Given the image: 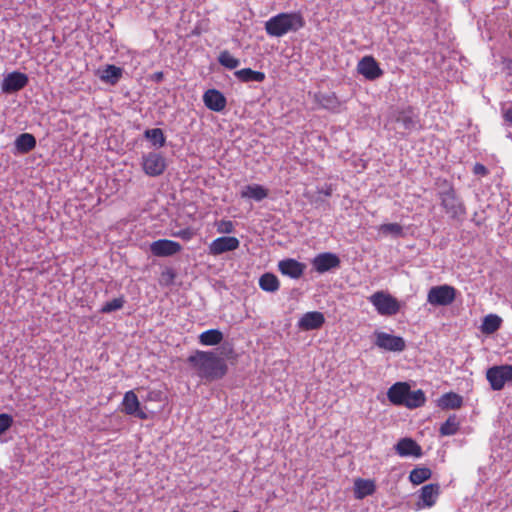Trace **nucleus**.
I'll list each match as a JSON object with an SVG mask.
<instances>
[{"label": "nucleus", "instance_id": "obj_33", "mask_svg": "<svg viewBox=\"0 0 512 512\" xmlns=\"http://www.w3.org/2000/svg\"><path fill=\"white\" fill-rule=\"evenodd\" d=\"M396 121L402 123L405 129H411L415 126V115L412 108H407L398 113Z\"/></svg>", "mask_w": 512, "mask_h": 512}, {"label": "nucleus", "instance_id": "obj_45", "mask_svg": "<svg viewBox=\"0 0 512 512\" xmlns=\"http://www.w3.org/2000/svg\"><path fill=\"white\" fill-rule=\"evenodd\" d=\"M163 77H164V74L163 72H156L154 73L153 75V79L156 81V82H160L163 80Z\"/></svg>", "mask_w": 512, "mask_h": 512}, {"label": "nucleus", "instance_id": "obj_17", "mask_svg": "<svg viewBox=\"0 0 512 512\" xmlns=\"http://www.w3.org/2000/svg\"><path fill=\"white\" fill-rule=\"evenodd\" d=\"M203 102L205 106L215 112H221L227 105L226 97L217 89H208L203 94Z\"/></svg>", "mask_w": 512, "mask_h": 512}, {"label": "nucleus", "instance_id": "obj_26", "mask_svg": "<svg viewBox=\"0 0 512 512\" xmlns=\"http://www.w3.org/2000/svg\"><path fill=\"white\" fill-rule=\"evenodd\" d=\"M36 146V139L30 133L20 134L15 140V147L18 152L26 154Z\"/></svg>", "mask_w": 512, "mask_h": 512}, {"label": "nucleus", "instance_id": "obj_11", "mask_svg": "<svg viewBox=\"0 0 512 512\" xmlns=\"http://www.w3.org/2000/svg\"><path fill=\"white\" fill-rule=\"evenodd\" d=\"M240 241L234 236H222L213 240L209 245V254L218 256L225 252L234 251L239 248Z\"/></svg>", "mask_w": 512, "mask_h": 512}, {"label": "nucleus", "instance_id": "obj_3", "mask_svg": "<svg viewBox=\"0 0 512 512\" xmlns=\"http://www.w3.org/2000/svg\"><path fill=\"white\" fill-rule=\"evenodd\" d=\"M305 26L300 12L279 13L265 22V31L271 37H282L289 32H296Z\"/></svg>", "mask_w": 512, "mask_h": 512}, {"label": "nucleus", "instance_id": "obj_8", "mask_svg": "<svg viewBox=\"0 0 512 512\" xmlns=\"http://www.w3.org/2000/svg\"><path fill=\"white\" fill-rule=\"evenodd\" d=\"M375 336V344L381 349L392 352H401L406 348L405 341L400 336L391 335L386 332H376Z\"/></svg>", "mask_w": 512, "mask_h": 512}, {"label": "nucleus", "instance_id": "obj_19", "mask_svg": "<svg viewBox=\"0 0 512 512\" xmlns=\"http://www.w3.org/2000/svg\"><path fill=\"white\" fill-rule=\"evenodd\" d=\"M305 268V264L298 262L297 260L292 258L281 260L278 263L279 271L283 275L289 276L290 278L293 279L300 278L303 275Z\"/></svg>", "mask_w": 512, "mask_h": 512}, {"label": "nucleus", "instance_id": "obj_31", "mask_svg": "<svg viewBox=\"0 0 512 512\" xmlns=\"http://www.w3.org/2000/svg\"><path fill=\"white\" fill-rule=\"evenodd\" d=\"M432 476L431 469L427 467H416L409 474V480L414 485H420Z\"/></svg>", "mask_w": 512, "mask_h": 512}, {"label": "nucleus", "instance_id": "obj_23", "mask_svg": "<svg viewBox=\"0 0 512 512\" xmlns=\"http://www.w3.org/2000/svg\"><path fill=\"white\" fill-rule=\"evenodd\" d=\"M241 198L262 201L268 196V189L259 184L246 185L240 192Z\"/></svg>", "mask_w": 512, "mask_h": 512}, {"label": "nucleus", "instance_id": "obj_6", "mask_svg": "<svg viewBox=\"0 0 512 512\" xmlns=\"http://www.w3.org/2000/svg\"><path fill=\"white\" fill-rule=\"evenodd\" d=\"M455 298L456 289L446 284L432 287L427 295V301L434 306H448Z\"/></svg>", "mask_w": 512, "mask_h": 512}, {"label": "nucleus", "instance_id": "obj_4", "mask_svg": "<svg viewBox=\"0 0 512 512\" xmlns=\"http://www.w3.org/2000/svg\"><path fill=\"white\" fill-rule=\"evenodd\" d=\"M368 299L380 315L392 316L397 314L400 310L398 300L386 292L377 291Z\"/></svg>", "mask_w": 512, "mask_h": 512}, {"label": "nucleus", "instance_id": "obj_18", "mask_svg": "<svg viewBox=\"0 0 512 512\" xmlns=\"http://www.w3.org/2000/svg\"><path fill=\"white\" fill-rule=\"evenodd\" d=\"M395 451L401 457L414 456L418 458L422 456L421 446L412 438L400 439L395 445Z\"/></svg>", "mask_w": 512, "mask_h": 512}, {"label": "nucleus", "instance_id": "obj_43", "mask_svg": "<svg viewBox=\"0 0 512 512\" xmlns=\"http://www.w3.org/2000/svg\"><path fill=\"white\" fill-rule=\"evenodd\" d=\"M504 119L512 126V108H508L504 111Z\"/></svg>", "mask_w": 512, "mask_h": 512}, {"label": "nucleus", "instance_id": "obj_5", "mask_svg": "<svg viewBox=\"0 0 512 512\" xmlns=\"http://www.w3.org/2000/svg\"><path fill=\"white\" fill-rule=\"evenodd\" d=\"M486 379L494 391H500L507 382L512 383V365H496L486 371Z\"/></svg>", "mask_w": 512, "mask_h": 512}, {"label": "nucleus", "instance_id": "obj_35", "mask_svg": "<svg viewBox=\"0 0 512 512\" xmlns=\"http://www.w3.org/2000/svg\"><path fill=\"white\" fill-rule=\"evenodd\" d=\"M145 137L149 139L154 145L162 147L165 145V136L160 128L148 129L145 131Z\"/></svg>", "mask_w": 512, "mask_h": 512}, {"label": "nucleus", "instance_id": "obj_32", "mask_svg": "<svg viewBox=\"0 0 512 512\" xmlns=\"http://www.w3.org/2000/svg\"><path fill=\"white\" fill-rule=\"evenodd\" d=\"M460 427V422L456 415H450L447 420L441 425L439 432L442 436L455 435Z\"/></svg>", "mask_w": 512, "mask_h": 512}, {"label": "nucleus", "instance_id": "obj_40", "mask_svg": "<svg viewBox=\"0 0 512 512\" xmlns=\"http://www.w3.org/2000/svg\"><path fill=\"white\" fill-rule=\"evenodd\" d=\"M13 423V418L8 414H0V435L8 430Z\"/></svg>", "mask_w": 512, "mask_h": 512}, {"label": "nucleus", "instance_id": "obj_16", "mask_svg": "<svg viewBox=\"0 0 512 512\" xmlns=\"http://www.w3.org/2000/svg\"><path fill=\"white\" fill-rule=\"evenodd\" d=\"M28 76L21 72L9 73L2 82V90L7 93L17 92L28 84Z\"/></svg>", "mask_w": 512, "mask_h": 512}, {"label": "nucleus", "instance_id": "obj_30", "mask_svg": "<svg viewBox=\"0 0 512 512\" xmlns=\"http://www.w3.org/2000/svg\"><path fill=\"white\" fill-rule=\"evenodd\" d=\"M280 283L273 273H264L259 279V287L266 292H275L279 289Z\"/></svg>", "mask_w": 512, "mask_h": 512}, {"label": "nucleus", "instance_id": "obj_20", "mask_svg": "<svg viewBox=\"0 0 512 512\" xmlns=\"http://www.w3.org/2000/svg\"><path fill=\"white\" fill-rule=\"evenodd\" d=\"M410 385L407 382H396L387 391L388 400L396 406H403Z\"/></svg>", "mask_w": 512, "mask_h": 512}, {"label": "nucleus", "instance_id": "obj_22", "mask_svg": "<svg viewBox=\"0 0 512 512\" xmlns=\"http://www.w3.org/2000/svg\"><path fill=\"white\" fill-rule=\"evenodd\" d=\"M376 490L373 480L358 478L354 482V496L356 499H364L372 495Z\"/></svg>", "mask_w": 512, "mask_h": 512}, {"label": "nucleus", "instance_id": "obj_14", "mask_svg": "<svg viewBox=\"0 0 512 512\" xmlns=\"http://www.w3.org/2000/svg\"><path fill=\"white\" fill-rule=\"evenodd\" d=\"M439 495L440 485L438 483L426 484L420 489L417 506L419 508H430L436 504Z\"/></svg>", "mask_w": 512, "mask_h": 512}, {"label": "nucleus", "instance_id": "obj_42", "mask_svg": "<svg viewBox=\"0 0 512 512\" xmlns=\"http://www.w3.org/2000/svg\"><path fill=\"white\" fill-rule=\"evenodd\" d=\"M473 173L475 175L486 176L488 174V169L481 163H476L473 167Z\"/></svg>", "mask_w": 512, "mask_h": 512}, {"label": "nucleus", "instance_id": "obj_2", "mask_svg": "<svg viewBox=\"0 0 512 512\" xmlns=\"http://www.w3.org/2000/svg\"><path fill=\"white\" fill-rule=\"evenodd\" d=\"M436 185L440 188L437 196L444 212L451 219H463L466 215V207L462 199L458 196L453 184L447 179H437Z\"/></svg>", "mask_w": 512, "mask_h": 512}, {"label": "nucleus", "instance_id": "obj_29", "mask_svg": "<svg viewBox=\"0 0 512 512\" xmlns=\"http://www.w3.org/2000/svg\"><path fill=\"white\" fill-rule=\"evenodd\" d=\"M502 324V319L496 314H489L484 317L481 324V332L487 335L495 333Z\"/></svg>", "mask_w": 512, "mask_h": 512}, {"label": "nucleus", "instance_id": "obj_25", "mask_svg": "<svg viewBox=\"0 0 512 512\" xmlns=\"http://www.w3.org/2000/svg\"><path fill=\"white\" fill-rule=\"evenodd\" d=\"M463 404V398L454 392L443 394L438 400V406L442 409H459Z\"/></svg>", "mask_w": 512, "mask_h": 512}, {"label": "nucleus", "instance_id": "obj_1", "mask_svg": "<svg viewBox=\"0 0 512 512\" xmlns=\"http://www.w3.org/2000/svg\"><path fill=\"white\" fill-rule=\"evenodd\" d=\"M187 362L196 375L207 382L222 379L228 372L225 359L213 351L197 350L187 358Z\"/></svg>", "mask_w": 512, "mask_h": 512}, {"label": "nucleus", "instance_id": "obj_21", "mask_svg": "<svg viewBox=\"0 0 512 512\" xmlns=\"http://www.w3.org/2000/svg\"><path fill=\"white\" fill-rule=\"evenodd\" d=\"M315 103L326 110L332 112H339L341 107V101L334 92L331 93H315L313 95Z\"/></svg>", "mask_w": 512, "mask_h": 512}, {"label": "nucleus", "instance_id": "obj_41", "mask_svg": "<svg viewBox=\"0 0 512 512\" xmlns=\"http://www.w3.org/2000/svg\"><path fill=\"white\" fill-rule=\"evenodd\" d=\"M194 235H195V232L193 231V229H191L189 227L185 228V229H181L173 234V236L179 237L186 241L191 240L194 237Z\"/></svg>", "mask_w": 512, "mask_h": 512}, {"label": "nucleus", "instance_id": "obj_15", "mask_svg": "<svg viewBox=\"0 0 512 512\" xmlns=\"http://www.w3.org/2000/svg\"><path fill=\"white\" fill-rule=\"evenodd\" d=\"M324 323L325 317L322 312L311 311L302 315L297 323V326L303 331H310L320 329Z\"/></svg>", "mask_w": 512, "mask_h": 512}, {"label": "nucleus", "instance_id": "obj_44", "mask_svg": "<svg viewBox=\"0 0 512 512\" xmlns=\"http://www.w3.org/2000/svg\"><path fill=\"white\" fill-rule=\"evenodd\" d=\"M503 65L504 69L509 72V74H512V59L505 58L503 59Z\"/></svg>", "mask_w": 512, "mask_h": 512}, {"label": "nucleus", "instance_id": "obj_36", "mask_svg": "<svg viewBox=\"0 0 512 512\" xmlns=\"http://www.w3.org/2000/svg\"><path fill=\"white\" fill-rule=\"evenodd\" d=\"M379 231L385 235H393L395 237H402L404 235L403 227L398 223L382 224L379 227Z\"/></svg>", "mask_w": 512, "mask_h": 512}, {"label": "nucleus", "instance_id": "obj_9", "mask_svg": "<svg viewBox=\"0 0 512 512\" xmlns=\"http://www.w3.org/2000/svg\"><path fill=\"white\" fill-rule=\"evenodd\" d=\"M357 71L369 81L376 80L383 75V70L372 56H364L357 65Z\"/></svg>", "mask_w": 512, "mask_h": 512}, {"label": "nucleus", "instance_id": "obj_12", "mask_svg": "<svg viewBox=\"0 0 512 512\" xmlns=\"http://www.w3.org/2000/svg\"><path fill=\"white\" fill-rule=\"evenodd\" d=\"M122 411L139 419H147V414L141 409L140 401L133 390L127 391L122 400Z\"/></svg>", "mask_w": 512, "mask_h": 512}, {"label": "nucleus", "instance_id": "obj_37", "mask_svg": "<svg viewBox=\"0 0 512 512\" xmlns=\"http://www.w3.org/2000/svg\"><path fill=\"white\" fill-rule=\"evenodd\" d=\"M104 75L102 76L103 80L109 81L112 83L116 82L122 75V70L115 65H107L104 70Z\"/></svg>", "mask_w": 512, "mask_h": 512}, {"label": "nucleus", "instance_id": "obj_7", "mask_svg": "<svg viewBox=\"0 0 512 512\" xmlns=\"http://www.w3.org/2000/svg\"><path fill=\"white\" fill-rule=\"evenodd\" d=\"M142 167L148 176H159L166 169L165 158L157 152H150L143 156Z\"/></svg>", "mask_w": 512, "mask_h": 512}, {"label": "nucleus", "instance_id": "obj_13", "mask_svg": "<svg viewBox=\"0 0 512 512\" xmlns=\"http://www.w3.org/2000/svg\"><path fill=\"white\" fill-rule=\"evenodd\" d=\"M340 263V258L330 252L320 253L312 261L313 268L318 273H325L331 269L338 268Z\"/></svg>", "mask_w": 512, "mask_h": 512}, {"label": "nucleus", "instance_id": "obj_34", "mask_svg": "<svg viewBox=\"0 0 512 512\" xmlns=\"http://www.w3.org/2000/svg\"><path fill=\"white\" fill-rule=\"evenodd\" d=\"M218 62L227 69H235L239 66V59L235 58L229 51L224 50L218 56Z\"/></svg>", "mask_w": 512, "mask_h": 512}, {"label": "nucleus", "instance_id": "obj_24", "mask_svg": "<svg viewBox=\"0 0 512 512\" xmlns=\"http://www.w3.org/2000/svg\"><path fill=\"white\" fill-rule=\"evenodd\" d=\"M235 77L243 82V83H249V82H263L266 78V75L262 71H255L251 68H243L240 70L235 71L234 73Z\"/></svg>", "mask_w": 512, "mask_h": 512}, {"label": "nucleus", "instance_id": "obj_28", "mask_svg": "<svg viewBox=\"0 0 512 512\" xmlns=\"http://www.w3.org/2000/svg\"><path fill=\"white\" fill-rule=\"evenodd\" d=\"M223 340V333L218 329H209L199 335V342L204 346H215Z\"/></svg>", "mask_w": 512, "mask_h": 512}, {"label": "nucleus", "instance_id": "obj_10", "mask_svg": "<svg viewBox=\"0 0 512 512\" xmlns=\"http://www.w3.org/2000/svg\"><path fill=\"white\" fill-rule=\"evenodd\" d=\"M182 246L173 240L159 239L150 244V251L157 257H169L179 253Z\"/></svg>", "mask_w": 512, "mask_h": 512}, {"label": "nucleus", "instance_id": "obj_38", "mask_svg": "<svg viewBox=\"0 0 512 512\" xmlns=\"http://www.w3.org/2000/svg\"><path fill=\"white\" fill-rule=\"evenodd\" d=\"M125 300L123 297L114 298L113 300L106 302L102 308V313H110L116 310L121 309L124 306Z\"/></svg>", "mask_w": 512, "mask_h": 512}, {"label": "nucleus", "instance_id": "obj_27", "mask_svg": "<svg viewBox=\"0 0 512 512\" xmlns=\"http://www.w3.org/2000/svg\"><path fill=\"white\" fill-rule=\"evenodd\" d=\"M426 402L425 393L421 389H417L412 391L409 388L408 395L406 397L405 403L403 406L409 409H415L422 407Z\"/></svg>", "mask_w": 512, "mask_h": 512}, {"label": "nucleus", "instance_id": "obj_39", "mask_svg": "<svg viewBox=\"0 0 512 512\" xmlns=\"http://www.w3.org/2000/svg\"><path fill=\"white\" fill-rule=\"evenodd\" d=\"M217 231L222 234H230L234 231V224L230 220H221L217 224Z\"/></svg>", "mask_w": 512, "mask_h": 512}]
</instances>
